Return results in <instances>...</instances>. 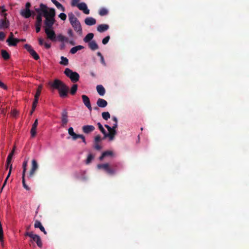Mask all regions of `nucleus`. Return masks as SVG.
Wrapping results in <instances>:
<instances>
[{"mask_svg": "<svg viewBox=\"0 0 249 249\" xmlns=\"http://www.w3.org/2000/svg\"><path fill=\"white\" fill-rule=\"evenodd\" d=\"M20 42V39L18 38H14L10 40V42H7L9 46H16L17 44Z\"/></svg>", "mask_w": 249, "mask_h": 249, "instance_id": "obj_30", "label": "nucleus"}, {"mask_svg": "<svg viewBox=\"0 0 249 249\" xmlns=\"http://www.w3.org/2000/svg\"><path fill=\"white\" fill-rule=\"evenodd\" d=\"M25 175H22V182L23 186L26 190L29 191L30 190V188L25 183Z\"/></svg>", "mask_w": 249, "mask_h": 249, "instance_id": "obj_39", "label": "nucleus"}, {"mask_svg": "<svg viewBox=\"0 0 249 249\" xmlns=\"http://www.w3.org/2000/svg\"><path fill=\"white\" fill-rule=\"evenodd\" d=\"M71 136L72 137L73 140H76V139L80 138L82 139L83 142H84L85 144L86 143L85 137L83 135L77 134L74 133Z\"/></svg>", "mask_w": 249, "mask_h": 249, "instance_id": "obj_24", "label": "nucleus"}, {"mask_svg": "<svg viewBox=\"0 0 249 249\" xmlns=\"http://www.w3.org/2000/svg\"><path fill=\"white\" fill-rule=\"evenodd\" d=\"M14 38H14V35H13V34L12 32H11L10 33V34H9V36L8 39L6 40V42H10V40H12V39H14Z\"/></svg>", "mask_w": 249, "mask_h": 249, "instance_id": "obj_55", "label": "nucleus"}, {"mask_svg": "<svg viewBox=\"0 0 249 249\" xmlns=\"http://www.w3.org/2000/svg\"><path fill=\"white\" fill-rule=\"evenodd\" d=\"M96 89L97 91V92L100 96H104L106 93V90L104 87L101 85H97L96 87Z\"/></svg>", "mask_w": 249, "mask_h": 249, "instance_id": "obj_21", "label": "nucleus"}, {"mask_svg": "<svg viewBox=\"0 0 249 249\" xmlns=\"http://www.w3.org/2000/svg\"><path fill=\"white\" fill-rule=\"evenodd\" d=\"M37 125H38V120L36 119L34 123L33 124L32 128L31 129V137L32 138L35 137L36 134V130Z\"/></svg>", "mask_w": 249, "mask_h": 249, "instance_id": "obj_15", "label": "nucleus"}, {"mask_svg": "<svg viewBox=\"0 0 249 249\" xmlns=\"http://www.w3.org/2000/svg\"><path fill=\"white\" fill-rule=\"evenodd\" d=\"M77 7L79 10L83 11L85 14L88 15L89 14V10L88 9L87 5L85 3L81 2L79 3Z\"/></svg>", "mask_w": 249, "mask_h": 249, "instance_id": "obj_10", "label": "nucleus"}, {"mask_svg": "<svg viewBox=\"0 0 249 249\" xmlns=\"http://www.w3.org/2000/svg\"><path fill=\"white\" fill-rule=\"evenodd\" d=\"M35 228H39L40 230L42 231L45 234H47L44 227L42 226L41 223L38 220H36L34 225Z\"/></svg>", "mask_w": 249, "mask_h": 249, "instance_id": "obj_19", "label": "nucleus"}, {"mask_svg": "<svg viewBox=\"0 0 249 249\" xmlns=\"http://www.w3.org/2000/svg\"><path fill=\"white\" fill-rule=\"evenodd\" d=\"M68 34L70 36L72 37L73 36V32L71 29H69L68 31Z\"/></svg>", "mask_w": 249, "mask_h": 249, "instance_id": "obj_63", "label": "nucleus"}, {"mask_svg": "<svg viewBox=\"0 0 249 249\" xmlns=\"http://www.w3.org/2000/svg\"><path fill=\"white\" fill-rule=\"evenodd\" d=\"M42 24V18H39V17L36 18V21L35 23V25H39L41 26Z\"/></svg>", "mask_w": 249, "mask_h": 249, "instance_id": "obj_49", "label": "nucleus"}, {"mask_svg": "<svg viewBox=\"0 0 249 249\" xmlns=\"http://www.w3.org/2000/svg\"><path fill=\"white\" fill-rule=\"evenodd\" d=\"M88 46L92 51H95L99 48V46L95 40H91L89 42Z\"/></svg>", "mask_w": 249, "mask_h": 249, "instance_id": "obj_20", "label": "nucleus"}, {"mask_svg": "<svg viewBox=\"0 0 249 249\" xmlns=\"http://www.w3.org/2000/svg\"><path fill=\"white\" fill-rule=\"evenodd\" d=\"M61 61L60 62V64L64 66H67L69 64V60L68 58L64 56L61 57Z\"/></svg>", "mask_w": 249, "mask_h": 249, "instance_id": "obj_38", "label": "nucleus"}, {"mask_svg": "<svg viewBox=\"0 0 249 249\" xmlns=\"http://www.w3.org/2000/svg\"><path fill=\"white\" fill-rule=\"evenodd\" d=\"M82 101L85 106L90 110L91 111L92 107L91 106L90 100L89 98L86 95H82Z\"/></svg>", "mask_w": 249, "mask_h": 249, "instance_id": "obj_9", "label": "nucleus"}, {"mask_svg": "<svg viewBox=\"0 0 249 249\" xmlns=\"http://www.w3.org/2000/svg\"><path fill=\"white\" fill-rule=\"evenodd\" d=\"M94 37V34L92 33L88 34L84 38L83 41L86 43L90 42Z\"/></svg>", "mask_w": 249, "mask_h": 249, "instance_id": "obj_25", "label": "nucleus"}, {"mask_svg": "<svg viewBox=\"0 0 249 249\" xmlns=\"http://www.w3.org/2000/svg\"><path fill=\"white\" fill-rule=\"evenodd\" d=\"M37 234H34L33 232H27L25 233V236H27L32 238V239Z\"/></svg>", "mask_w": 249, "mask_h": 249, "instance_id": "obj_48", "label": "nucleus"}, {"mask_svg": "<svg viewBox=\"0 0 249 249\" xmlns=\"http://www.w3.org/2000/svg\"><path fill=\"white\" fill-rule=\"evenodd\" d=\"M7 14H3V18L0 19V29H5L8 28L10 26L9 20L6 18Z\"/></svg>", "mask_w": 249, "mask_h": 249, "instance_id": "obj_7", "label": "nucleus"}, {"mask_svg": "<svg viewBox=\"0 0 249 249\" xmlns=\"http://www.w3.org/2000/svg\"><path fill=\"white\" fill-rule=\"evenodd\" d=\"M80 1V0H71V5L72 6H77L78 4V2Z\"/></svg>", "mask_w": 249, "mask_h": 249, "instance_id": "obj_52", "label": "nucleus"}, {"mask_svg": "<svg viewBox=\"0 0 249 249\" xmlns=\"http://www.w3.org/2000/svg\"><path fill=\"white\" fill-rule=\"evenodd\" d=\"M112 120L114 122V124H113L112 127H111V128H112V129H113V130H116V128L118 126V124H117L118 120L116 117H113Z\"/></svg>", "mask_w": 249, "mask_h": 249, "instance_id": "obj_42", "label": "nucleus"}, {"mask_svg": "<svg viewBox=\"0 0 249 249\" xmlns=\"http://www.w3.org/2000/svg\"><path fill=\"white\" fill-rule=\"evenodd\" d=\"M24 48L27 50V51L30 53L32 51L34 50L32 47L29 44H25Z\"/></svg>", "mask_w": 249, "mask_h": 249, "instance_id": "obj_47", "label": "nucleus"}, {"mask_svg": "<svg viewBox=\"0 0 249 249\" xmlns=\"http://www.w3.org/2000/svg\"><path fill=\"white\" fill-rule=\"evenodd\" d=\"M42 89V85H39L37 87V89L36 91V93L35 95L34 100L38 101V98L40 95Z\"/></svg>", "mask_w": 249, "mask_h": 249, "instance_id": "obj_23", "label": "nucleus"}, {"mask_svg": "<svg viewBox=\"0 0 249 249\" xmlns=\"http://www.w3.org/2000/svg\"><path fill=\"white\" fill-rule=\"evenodd\" d=\"M28 159L25 160L22 164L23 171L22 175H25L28 165Z\"/></svg>", "mask_w": 249, "mask_h": 249, "instance_id": "obj_33", "label": "nucleus"}, {"mask_svg": "<svg viewBox=\"0 0 249 249\" xmlns=\"http://www.w3.org/2000/svg\"><path fill=\"white\" fill-rule=\"evenodd\" d=\"M32 56L36 60H37L39 59V56L38 54L35 52L34 50L33 51L31 52L30 53Z\"/></svg>", "mask_w": 249, "mask_h": 249, "instance_id": "obj_43", "label": "nucleus"}, {"mask_svg": "<svg viewBox=\"0 0 249 249\" xmlns=\"http://www.w3.org/2000/svg\"><path fill=\"white\" fill-rule=\"evenodd\" d=\"M94 148L97 150H100L102 147L98 143H95Z\"/></svg>", "mask_w": 249, "mask_h": 249, "instance_id": "obj_56", "label": "nucleus"}, {"mask_svg": "<svg viewBox=\"0 0 249 249\" xmlns=\"http://www.w3.org/2000/svg\"><path fill=\"white\" fill-rule=\"evenodd\" d=\"M0 10L1 11V16L3 17V14L5 13L6 10L5 9L4 6L0 7Z\"/></svg>", "mask_w": 249, "mask_h": 249, "instance_id": "obj_54", "label": "nucleus"}, {"mask_svg": "<svg viewBox=\"0 0 249 249\" xmlns=\"http://www.w3.org/2000/svg\"><path fill=\"white\" fill-rule=\"evenodd\" d=\"M93 158H94V157L91 154H89L87 157V160H86V163L87 164L90 163L91 162V161H92V160L93 159Z\"/></svg>", "mask_w": 249, "mask_h": 249, "instance_id": "obj_44", "label": "nucleus"}, {"mask_svg": "<svg viewBox=\"0 0 249 249\" xmlns=\"http://www.w3.org/2000/svg\"><path fill=\"white\" fill-rule=\"evenodd\" d=\"M79 74L74 71L71 77V80L72 82H76L79 80Z\"/></svg>", "mask_w": 249, "mask_h": 249, "instance_id": "obj_31", "label": "nucleus"}, {"mask_svg": "<svg viewBox=\"0 0 249 249\" xmlns=\"http://www.w3.org/2000/svg\"><path fill=\"white\" fill-rule=\"evenodd\" d=\"M38 168V165L36 160L35 159L33 160H32V167L28 176V178L30 179L33 178Z\"/></svg>", "mask_w": 249, "mask_h": 249, "instance_id": "obj_5", "label": "nucleus"}, {"mask_svg": "<svg viewBox=\"0 0 249 249\" xmlns=\"http://www.w3.org/2000/svg\"><path fill=\"white\" fill-rule=\"evenodd\" d=\"M57 38L59 41L61 42H68L69 39L68 37L63 36L61 34H59L57 36Z\"/></svg>", "mask_w": 249, "mask_h": 249, "instance_id": "obj_35", "label": "nucleus"}, {"mask_svg": "<svg viewBox=\"0 0 249 249\" xmlns=\"http://www.w3.org/2000/svg\"><path fill=\"white\" fill-rule=\"evenodd\" d=\"M0 87L3 89H7L6 86L0 81Z\"/></svg>", "mask_w": 249, "mask_h": 249, "instance_id": "obj_62", "label": "nucleus"}, {"mask_svg": "<svg viewBox=\"0 0 249 249\" xmlns=\"http://www.w3.org/2000/svg\"><path fill=\"white\" fill-rule=\"evenodd\" d=\"M36 26V33H38L40 31L41 25H35Z\"/></svg>", "mask_w": 249, "mask_h": 249, "instance_id": "obj_60", "label": "nucleus"}, {"mask_svg": "<svg viewBox=\"0 0 249 249\" xmlns=\"http://www.w3.org/2000/svg\"><path fill=\"white\" fill-rule=\"evenodd\" d=\"M97 125L98 126L99 129L101 131V132L104 134V135L105 134L106 131L104 128L103 125L100 123H98Z\"/></svg>", "mask_w": 249, "mask_h": 249, "instance_id": "obj_46", "label": "nucleus"}, {"mask_svg": "<svg viewBox=\"0 0 249 249\" xmlns=\"http://www.w3.org/2000/svg\"><path fill=\"white\" fill-rule=\"evenodd\" d=\"M44 31L48 38L52 41H56V34L52 28H45Z\"/></svg>", "mask_w": 249, "mask_h": 249, "instance_id": "obj_6", "label": "nucleus"}, {"mask_svg": "<svg viewBox=\"0 0 249 249\" xmlns=\"http://www.w3.org/2000/svg\"><path fill=\"white\" fill-rule=\"evenodd\" d=\"M103 118L105 120H107L110 118V115L108 112H103L102 113Z\"/></svg>", "mask_w": 249, "mask_h": 249, "instance_id": "obj_41", "label": "nucleus"}, {"mask_svg": "<svg viewBox=\"0 0 249 249\" xmlns=\"http://www.w3.org/2000/svg\"><path fill=\"white\" fill-rule=\"evenodd\" d=\"M98 107H105L107 105V102L106 100L102 98H99L96 103Z\"/></svg>", "mask_w": 249, "mask_h": 249, "instance_id": "obj_18", "label": "nucleus"}, {"mask_svg": "<svg viewBox=\"0 0 249 249\" xmlns=\"http://www.w3.org/2000/svg\"><path fill=\"white\" fill-rule=\"evenodd\" d=\"M20 15L26 18H29L32 14H35V12L30 10L23 9L20 10Z\"/></svg>", "mask_w": 249, "mask_h": 249, "instance_id": "obj_8", "label": "nucleus"}, {"mask_svg": "<svg viewBox=\"0 0 249 249\" xmlns=\"http://www.w3.org/2000/svg\"><path fill=\"white\" fill-rule=\"evenodd\" d=\"M5 35L3 32H0V40H3L5 38Z\"/></svg>", "mask_w": 249, "mask_h": 249, "instance_id": "obj_59", "label": "nucleus"}, {"mask_svg": "<svg viewBox=\"0 0 249 249\" xmlns=\"http://www.w3.org/2000/svg\"><path fill=\"white\" fill-rule=\"evenodd\" d=\"M59 17L63 20H65L67 18L66 15L64 13H61L59 14Z\"/></svg>", "mask_w": 249, "mask_h": 249, "instance_id": "obj_51", "label": "nucleus"}, {"mask_svg": "<svg viewBox=\"0 0 249 249\" xmlns=\"http://www.w3.org/2000/svg\"><path fill=\"white\" fill-rule=\"evenodd\" d=\"M38 101H36V100L34 101L33 105H32V110L30 112V114L31 115H32V114L33 113L34 111L35 110V109H36V105H37V104L38 103Z\"/></svg>", "mask_w": 249, "mask_h": 249, "instance_id": "obj_45", "label": "nucleus"}, {"mask_svg": "<svg viewBox=\"0 0 249 249\" xmlns=\"http://www.w3.org/2000/svg\"><path fill=\"white\" fill-rule=\"evenodd\" d=\"M33 241L36 242L37 246L39 248H41L42 247V243L40 236L38 235L35 236L33 239Z\"/></svg>", "mask_w": 249, "mask_h": 249, "instance_id": "obj_26", "label": "nucleus"}, {"mask_svg": "<svg viewBox=\"0 0 249 249\" xmlns=\"http://www.w3.org/2000/svg\"><path fill=\"white\" fill-rule=\"evenodd\" d=\"M47 13V14L43 15V17L45 18L44 20L45 28H52L55 22V9L53 8H49Z\"/></svg>", "mask_w": 249, "mask_h": 249, "instance_id": "obj_2", "label": "nucleus"}, {"mask_svg": "<svg viewBox=\"0 0 249 249\" xmlns=\"http://www.w3.org/2000/svg\"><path fill=\"white\" fill-rule=\"evenodd\" d=\"M49 9V8H48L46 5L43 3H40L39 5V8H36L35 10L37 13L41 12L43 13V15H45L47 13V12L48 11Z\"/></svg>", "mask_w": 249, "mask_h": 249, "instance_id": "obj_12", "label": "nucleus"}, {"mask_svg": "<svg viewBox=\"0 0 249 249\" xmlns=\"http://www.w3.org/2000/svg\"><path fill=\"white\" fill-rule=\"evenodd\" d=\"M113 155V152L111 151H106L104 152L102 155L99 158L100 160H102L104 158L108 156H112Z\"/></svg>", "mask_w": 249, "mask_h": 249, "instance_id": "obj_29", "label": "nucleus"}, {"mask_svg": "<svg viewBox=\"0 0 249 249\" xmlns=\"http://www.w3.org/2000/svg\"><path fill=\"white\" fill-rule=\"evenodd\" d=\"M1 56H2V58L4 60H7L10 57L9 53L5 50H2L1 51Z\"/></svg>", "mask_w": 249, "mask_h": 249, "instance_id": "obj_36", "label": "nucleus"}, {"mask_svg": "<svg viewBox=\"0 0 249 249\" xmlns=\"http://www.w3.org/2000/svg\"><path fill=\"white\" fill-rule=\"evenodd\" d=\"M62 122L63 125H66L68 122V112L66 109H64L61 113Z\"/></svg>", "mask_w": 249, "mask_h": 249, "instance_id": "obj_16", "label": "nucleus"}, {"mask_svg": "<svg viewBox=\"0 0 249 249\" xmlns=\"http://www.w3.org/2000/svg\"><path fill=\"white\" fill-rule=\"evenodd\" d=\"M108 13V11L107 9L105 8H102L100 9L99 11V14L101 16H104L107 15Z\"/></svg>", "mask_w": 249, "mask_h": 249, "instance_id": "obj_34", "label": "nucleus"}, {"mask_svg": "<svg viewBox=\"0 0 249 249\" xmlns=\"http://www.w3.org/2000/svg\"><path fill=\"white\" fill-rule=\"evenodd\" d=\"M85 23L87 25L92 26L96 24V20L92 17H88L85 18Z\"/></svg>", "mask_w": 249, "mask_h": 249, "instance_id": "obj_17", "label": "nucleus"}, {"mask_svg": "<svg viewBox=\"0 0 249 249\" xmlns=\"http://www.w3.org/2000/svg\"><path fill=\"white\" fill-rule=\"evenodd\" d=\"M78 86L77 84H73L71 89L70 93L71 95H74L77 90Z\"/></svg>", "mask_w": 249, "mask_h": 249, "instance_id": "obj_40", "label": "nucleus"}, {"mask_svg": "<svg viewBox=\"0 0 249 249\" xmlns=\"http://www.w3.org/2000/svg\"><path fill=\"white\" fill-rule=\"evenodd\" d=\"M101 141V137L100 135H97L95 137L94 141L95 143H98Z\"/></svg>", "mask_w": 249, "mask_h": 249, "instance_id": "obj_53", "label": "nucleus"}, {"mask_svg": "<svg viewBox=\"0 0 249 249\" xmlns=\"http://www.w3.org/2000/svg\"><path fill=\"white\" fill-rule=\"evenodd\" d=\"M84 46H82V45H78V46H75V47H72L71 50H70V53H71V54H74L75 53L78 51H79V50H81L83 49H84Z\"/></svg>", "mask_w": 249, "mask_h": 249, "instance_id": "obj_28", "label": "nucleus"}, {"mask_svg": "<svg viewBox=\"0 0 249 249\" xmlns=\"http://www.w3.org/2000/svg\"><path fill=\"white\" fill-rule=\"evenodd\" d=\"M109 28V26L107 24H100L98 26L97 30L100 33L104 32Z\"/></svg>", "mask_w": 249, "mask_h": 249, "instance_id": "obj_22", "label": "nucleus"}, {"mask_svg": "<svg viewBox=\"0 0 249 249\" xmlns=\"http://www.w3.org/2000/svg\"><path fill=\"white\" fill-rule=\"evenodd\" d=\"M109 39H110V36H107L106 37H105L102 40L103 44L104 45L107 44L108 43Z\"/></svg>", "mask_w": 249, "mask_h": 249, "instance_id": "obj_50", "label": "nucleus"}, {"mask_svg": "<svg viewBox=\"0 0 249 249\" xmlns=\"http://www.w3.org/2000/svg\"><path fill=\"white\" fill-rule=\"evenodd\" d=\"M16 147L14 146L11 151V152L9 154L7 160H6V169L8 168H10V164H12L11 163V160L12 159V157L14 154L15 150Z\"/></svg>", "mask_w": 249, "mask_h": 249, "instance_id": "obj_13", "label": "nucleus"}, {"mask_svg": "<svg viewBox=\"0 0 249 249\" xmlns=\"http://www.w3.org/2000/svg\"><path fill=\"white\" fill-rule=\"evenodd\" d=\"M38 42H39V44L40 45H42L44 44V43H43V39L41 38H38Z\"/></svg>", "mask_w": 249, "mask_h": 249, "instance_id": "obj_64", "label": "nucleus"}, {"mask_svg": "<svg viewBox=\"0 0 249 249\" xmlns=\"http://www.w3.org/2000/svg\"><path fill=\"white\" fill-rule=\"evenodd\" d=\"M73 72L74 71H73L71 69H70L69 68H66L64 71V73L67 77H69L71 79Z\"/></svg>", "mask_w": 249, "mask_h": 249, "instance_id": "obj_37", "label": "nucleus"}, {"mask_svg": "<svg viewBox=\"0 0 249 249\" xmlns=\"http://www.w3.org/2000/svg\"><path fill=\"white\" fill-rule=\"evenodd\" d=\"M99 169L104 170L107 174L113 175L116 172V170L111 167L108 163L99 164L97 165Z\"/></svg>", "mask_w": 249, "mask_h": 249, "instance_id": "obj_3", "label": "nucleus"}, {"mask_svg": "<svg viewBox=\"0 0 249 249\" xmlns=\"http://www.w3.org/2000/svg\"><path fill=\"white\" fill-rule=\"evenodd\" d=\"M52 2L56 6L58 9H60L62 11L64 12L65 11V7L56 0H51Z\"/></svg>", "mask_w": 249, "mask_h": 249, "instance_id": "obj_27", "label": "nucleus"}, {"mask_svg": "<svg viewBox=\"0 0 249 249\" xmlns=\"http://www.w3.org/2000/svg\"><path fill=\"white\" fill-rule=\"evenodd\" d=\"M105 126L108 131V133H107V132H106L105 134L104 135V138H108L110 141L113 140L115 136L117 134L116 130L112 129L111 127L107 124H105Z\"/></svg>", "mask_w": 249, "mask_h": 249, "instance_id": "obj_4", "label": "nucleus"}, {"mask_svg": "<svg viewBox=\"0 0 249 249\" xmlns=\"http://www.w3.org/2000/svg\"><path fill=\"white\" fill-rule=\"evenodd\" d=\"M50 85L52 88L58 90L60 97L64 98L68 96L69 88L62 81L59 79H55L53 82L50 84Z\"/></svg>", "mask_w": 249, "mask_h": 249, "instance_id": "obj_1", "label": "nucleus"}, {"mask_svg": "<svg viewBox=\"0 0 249 249\" xmlns=\"http://www.w3.org/2000/svg\"><path fill=\"white\" fill-rule=\"evenodd\" d=\"M9 168V170L8 174L6 178L7 179L9 178V177H10L11 173V171H12V164H10V168Z\"/></svg>", "mask_w": 249, "mask_h": 249, "instance_id": "obj_58", "label": "nucleus"}, {"mask_svg": "<svg viewBox=\"0 0 249 249\" xmlns=\"http://www.w3.org/2000/svg\"><path fill=\"white\" fill-rule=\"evenodd\" d=\"M74 31L81 35L82 33V29L80 22L78 21L71 24Z\"/></svg>", "mask_w": 249, "mask_h": 249, "instance_id": "obj_11", "label": "nucleus"}, {"mask_svg": "<svg viewBox=\"0 0 249 249\" xmlns=\"http://www.w3.org/2000/svg\"><path fill=\"white\" fill-rule=\"evenodd\" d=\"M94 129L95 127L92 125H86L82 127V130L86 134H89L94 131Z\"/></svg>", "mask_w": 249, "mask_h": 249, "instance_id": "obj_14", "label": "nucleus"}, {"mask_svg": "<svg viewBox=\"0 0 249 249\" xmlns=\"http://www.w3.org/2000/svg\"><path fill=\"white\" fill-rule=\"evenodd\" d=\"M68 133H69V134L71 136L72 134H73L74 133V132L73 131V129L72 127H71L69 128Z\"/></svg>", "mask_w": 249, "mask_h": 249, "instance_id": "obj_57", "label": "nucleus"}, {"mask_svg": "<svg viewBox=\"0 0 249 249\" xmlns=\"http://www.w3.org/2000/svg\"><path fill=\"white\" fill-rule=\"evenodd\" d=\"M31 6V4L30 2H28L26 3V5H25V8L26 9H28V10H30V8Z\"/></svg>", "mask_w": 249, "mask_h": 249, "instance_id": "obj_61", "label": "nucleus"}, {"mask_svg": "<svg viewBox=\"0 0 249 249\" xmlns=\"http://www.w3.org/2000/svg\"><path fill=\"white\" fill-rule=\"evenodd\" d=\"M69 18L70 22L71 24L78 21V19L75 17V16L72 13L69 14Z\"/></svg>", "mask_w": 249, "mask_h": 249, "instance_id": "obj_32", "label": "nucleus"}]
</instances>
